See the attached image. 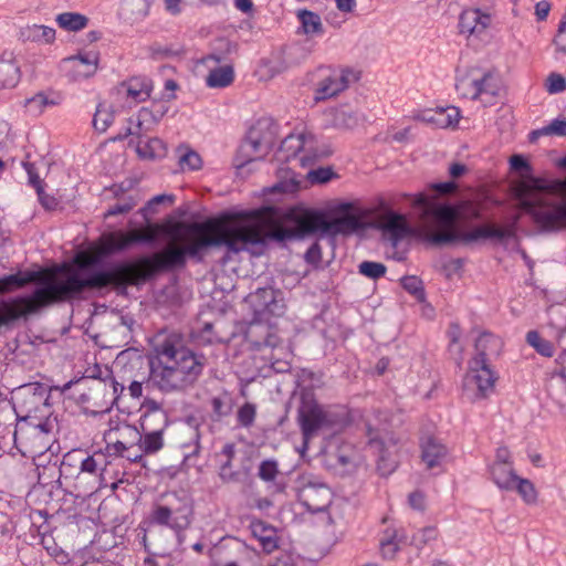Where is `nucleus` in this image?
Instances as JSON below:
<instances>
[{
	"label": "nucleus",
	"mask_w": 566,
	"mask_h": 566,
	"mask_svg": "<svg viewBox=\"0 0 566 566\" xmlns=\"http://www.w3.org/2000/svg\"><path fill=\"white\" fill-rule=\"evenodd\" d=\"M232 231L223 221L207 219L201 222H179L167 234L168 244L160 252L142 256L134 262H119L108 270L93 271L99 258L96 254L80 252L71 265H63L61 277L42 280L31 295L0 301V327L25 318L43 307L80 300L87 292H102L108 287L125 291L129 285H138L156 273L184 269L188 259L199 263L210 248L229 247L238 250V241L229 240ZM31 276L10 274L0 277V295L25 286Z\"/></svg>",
	"instance_id": "f257e3e1"
},
{
	"label": "nucleus",
	"mask_w": 566,
	"mask_h": 566,
	"mask_svg": "<svg viewBox=\"0 0 566 566\" xmlns=\"http://www.w3.org/2000/svg\"><path fill=\"white\" fill-rule=\"evenodd\" d=\"M402 197L411 200L417 224L411 228L403 214L387 212L382 217L381 227L395 242L407 235H416L437 247L455 242L472 243L479 240H494L502 243L515 235L513 227L503 228L493 223L463 232L458 227L462 214L461 210L442 201L437 195L419 192L417 195L403 193Z\"/></svg>",
	"instance_id": "f03ea898"
},
{
	"label": "nucleus",
	"mask_w": 566,
	"mask_h": 566,
	"mask_svg": "<svg viewBox=\"0 0 566 566\" xmlns=\"http://www.w3.org/2000/svg\"><path fill=\"white\" fill-rule=\"evenodd\" d=\"M354 208L352 202L339 203L335 208L338 216L332 220H327L321 211L305 210L292 216L294 227L275 226L270 230L265 227L266 214L261 210L229 213L211 220H221L232 229L227 235L229 240L238 241V250L226 248L229 252L239 253L249 245L264 243L266 239L283 241L317 232L327 235L350 234L364 227L361 216L353 213Z\"/></svg>",
	"instance_id": "7ed1b4c3"
},
{
	"label": "nucleus",
	"mask_w": 566,
	"mask_h": 566,
	"mask_svg": "<svg viewBox=\"0 0 566 566\" xmlns=\"http://www.w3.org/2000/svg\"><path fill=\"white\" fill-rule=\"evenodd\" d=\"M151 380L163 392H182L193 387L202 374L205 357L186 347L177 335H169L154 347Z\"/></svg>",
	"instance_id": "20e7f679"
},
{
	"label": "nucleus",
	"mask_w": 566,
	"mask_h": 566,
	"mask_svg": "<svg viewBox=\"0 0 566 566\" xmlns=\"http://www.w3.org/2000/svg\"><path fill=\"white\" fill-rule=\"evenodd\" d=\"M296 420L303 437V449L306 450L310 441L319 432L336 433L343 430L348 423V413L342 408L322 406L312 390L303 389Z\"/></svg>",
	"instance_id": "39448f33"
},
{
	"label": "nucleus",
	"mask_w": 566,
	"mask_h": 566,
	"mask_svg": "<svg viewBox=\"0 0 566 566\" xmlns=\"http://www.w3.org/2000/svg\"><path fill=\"white\" fill-rule=\"evenodd\" d=\"M455 90L460 97L479 101L484 106L494 105L501 91L495 73L470 67L457 76Z\"/></svg>",
	"instance_id": "423d86ee"
},
{
	"label": "nucleus",
	"mask_w": 566,
	"mask_h": 566,
	"mask_svg": "<svg viewBox=\"0 0 566 566\" xmlns=\"http://www.w3.org/2000/svg\"><path fill=\"white\" fill-rule=\"evenodd\" d=\"M311 76L315 102L335 97L358 81L357 73L348 67L319 66Z\"/></svg>",
	"instance_id": "0eeeda50"
},
{
	"label": "nucleus",
	"mask_w": 566,
	"mask_h": 566,
	"mask_svg": "<svg viewBox=\"0 0 566 566\" xmlns=\"http://www.w3.org/2000/svg\"><path fill=\"white\" fill-rule=\"evenodd\" d=\"M522 207L543 230L558 231L566 229V200H524Z\"/></svg>",
	"instance_id": "6e6552de"
},
{
	"label": "nucleus",
	"mask_w": 566,
	"mask_h": 566,
	"mask_svg": "<svg viewBox=\"0 0 566 566\" xmlns=\"http://www.w3.org/2000/svg\"><path fill=\"white\" fill-rule=\"evenodd\" d=\"M165 504L154 506L149 523L171 528L179 538L180 533L190 524V509L186 503H181L175 493L165 495Z\"/></svg>",
	"instance_id": "1a4fd4ad"
},
{
	"label": "nucleus",
	"mask_w": 566,
	"mask_h": 566,
	"mask_svg": "<svg viewBox=\"0 0 566 566\" xmlns=\"http://www.w3.org/2000/svg\"><path fill=\"white\" fill-rule=\"evenodd\" d=\"M274 144V134L268 126L258 123L252 126L243 143L241 144L237 157V168H243L245 165L262 159Z\"/></svg>",
	"instance_id": "9d476101"
},
{
	"label": "nucleus",
	"mask_w": 566,
	"mask_h": 566,
	"mask_svg": "<svg viewBox=\"0 0 566 566\" xmlns=\"http://www.w3.org/2000/svg\"><path fill=\"white\" fill-rule=\"evenodd\" d=\"M497 377L483 359L470 360L463 378V390L471 400L483 399L494 390Z\"/></svg>",
	"instance_id": "9b49d317"
},
{
	"label": "nucleus",
	"mask_w": 566,
	"mask_h": 566,
	"mask_svg": "<svg viewBox=\"0 0 566 566\" xmlns=\"http://www.w3.org/2000/svg\"><path fill=\"white\" fill-rule=\"evenodd\" d=\"M159 233L158 224L148 223L144 230H133L128 233L109 232L103 234L98 242V253L109 255L126 250L135 243H151Z\"/></svg>",
	"instance_id": "f8f14e48"
},
{
	"label": "nucleus",
	"mask_w": 566,
	"mask_h": 566,
	"mask_svg": "<svg viewBox=\"0 0 566 566\" xmlns=\"http://www.w3.org/2000/svg\"><path fill=\"white\" fill-rule=\"evenodd\" d=\"M297 497L311 512H324L332 503V490L317 478L304 474L297 480Z\"/></svg>",
	"instance_id": "ddd939ff"
},
{
	"label": "nucleus",
	"mask_w": 566,
	"mask_h": 566,
	"mask_svg": "<svg viewBox=\"0 0 566 566\" xmlns=\"http://www.w3.org/2000/svg\"><path fill=\"white\" fill-rule=\"evenodd\" d=\"M253 317L261 321H270L271 317H280L285 312L283 293L273 287H259L247 297Z\"/></svg>",
	"instance_id": "4468645a"
},
{
	"label": "nucleus",
	"mask_w": 566,
	"mask_h": 566,
	"mask_svg": "<svg viewBox=\"0 0 566 566\" xmlns=\"http://www.w3.org/2000/svg\"><path fill=\"white\" fill-rule=\"evenodd\" d=\"M281 150L287 153V160L297 159L303 167L326 155L318 149L316 137L306 132L286 136L281 143Z\"/></svg>",
	"instance_id": "2eb2a0df"
},
{
	"label": "nucleus",
	"mask_w": 566,
	"mask_h": 566,
	"mask_svg": "<svg viewBox=\"0 0 566 566\" xmlns=\"http://www.w3.org/2000/svg\"><path fill=\"white\" fill-rule=\"evenodd\" d=\"M245 338L255 350L284 352L283 339L277 335V329L269 323L253 317L249 324Z\"/></svg>",
	"instance_id": "dca6fc26"
},
{
	"label": "nucleus",
	"mask_w": 566,
	"mask_h": 566,
	"mask_svg": "<svg viewBox=\"0 0 566 566\" xmlns=\"http://www.w3.org/2000/svg\"><path fill=\"white\" fill-rule=\"evenodd\" d=\"M99 55L97 52L90 51L69 56L63 60L67 71V76L72 81H82L93 76L98 67Z\"/></svg>",
	"instance_id": "f3484780"
},
{
	"label": "nucleus",
	"mask_w": 566,
	"mask_h": 566,
	"mask_svg": "<svg viewBox=\"0 0 566 566\" xmlns=\"http://www.w3.org/2000/svg\"><path fill=\"white\" fill-rule=\"evenodd\" d=\"M143 413L139 419V429L167 432L169 418L163 406L151 398H146L142 405Z\"/></svg>",
	"instance_id": "a211bd4d"
},
{
	"label": "nucleus",
	"mask_w": 566,
	"mask_h": 566,
	"mask_svg": "<svg viewBox=\"0 0 566 566\" xmlns=\"http://www.w3.org/2000/svg\"><path fill=\"white\" fill-rule=\"evenodd\" d=\"M135 184L136 181L129 179L113 187L118 201L105 212V218L127 213L137 206L139 197L138 191L134 190Z\"/></svg>",
	"instance_id": "6ab92c4d"
},
{
	"label": "nucleus",
	"mask_w": 566,
	"mask_h": 566,
	"mask_svg": "<svg viewBox=\"0 0 566 566\" xmlns=\"http://www.w3.org/2000/svg\"><path fill=\"white\" fill-rule=\"evenodd\" d=\"M21 80V70L13 51L4 50L0 55V88H12Z\"/></svg>",
	"instance_id": "aec40b11"
},
{
	"label": "nucleus",
	"mask_w": 566,
	"mask_h": 566,
	"mask_svg": "<svg viewBox=\"0 0 566 566\" xmlns=\"http://www.w3.org/2000/svg\"><path fill=\"white\" fill-rule=\"evenodd\" d=\"M491 23V17L482 12L480 9L470 8L460 14L459 30L463 34H480Z\"/></svg>",
	"instance_id": "412c9836"
},
{
	"label": "nucleus",
	"mask_w": 566,
	"mask_h": 566,
	"mask_svg": "<svg viewBox=\"0 0 566 566\" xmlns=\"http://www.w3.org/2000/svg\"><path fill=\"white\" fill-rule=\"evenodd\" d=\"M311 49L302 43H294L283 51L282 61H273L271 66L272 74H279L290 67L300 65L311 55Z\"/></svg>",
	"instance_id": "4be33fe9"
},
{
	"label": "nucleus",
	"mask_w": 566,
	"mask_h": 566,
	"mask_svg": "<svg viewBox=\"0 0 566 566\" xmlns=\"http://www.w3.org/2000/svg\"><path fill=\"white\" fill-rule=\"evenodd\" d=\"M63 102V96L60 92L48 90L35 93L30 98L24 101V107L28 113L34 116L41 115L48 107H54Z\"/></svg>",
	"instance_id": "5701e85b"
},
{
	"label": "nucleus",
	"mask_w": 566,
	"mask_h": 566,
	"mask_svg": "<svg viewBox=\"0 0 566 566\" xmlns=\"http://www.w3.org/2000/svg\"><path fill=\"white\" fill-rule=\"evenodd\" d=\"M46 389L39 382L27 384L19 388L15 399L21 407L27 408L28 412L38 410L39 406L45 400Z\"/></svg>",
	"instance_id": "b1692460"
},
{
	"label": "nucleus",
	"mask_w": 566,
	"mask_h": 566,
	"mask_svg": "<svg viewBox=\"0 0 566 566\" xmlns=\"http://www.w3.org/2000/svg\"><path fill=\"white\" fill-rule=\"evenodd\" d=\"M250 530L256 538L264 553L271 554L279 547V536L276 528L261 520L252 521Z\"/></svg>",
	"instance_id": "393cba45"
},
{
	"label": "nucleus",
	"mask_w": 566,
	"mask_h": 566,
	"mask_svg": "<svg viewBox=\"0 0 566 566\" xmlns=\"http://www.w3.org/2000/svg\"><path fill=\"white\" fill-rule=\"evenodd\" d=\"M167 108L158 105L155 108L142 107L137 114V122L134 129H129V135L140 136L151 130L164 117Z\"/></svg>",
	"instance_id": "a878e982"
},
{
	"label": "nucleus",
	"mask_w": 566,
	"mask_h": 566,
	"mask_svg": "<svg viewBox=\"0 0 566 566\" xmlns=\"http://www.w3.org/2000/svg\"><path fill=\"white\" fill-rule=\"evenodd\" d=\"M154 0H122L118 15L127 23H136L144 20L148 13L150 3Z\"/></svg>",
	"instance_id": "bb28decb"
},
{
	"label": "nucleus",
	"mask_w": 566,
	"mask_h": 566,
	"mask_svg": "<svg viewBox=\"0 0 566 566\" xmlns=\"http://www.w3.org/2000/svg\"><path fill=\"white\" fill-rule=\"evenodd\" d=\"M120 88L125 90L127 97L134 103H140L150 97L153 84L146 76H133L123 82Z\"/></svg>",
	"instance_id": "cd10ccee"
},
{
	"label": "nucleus",
	"mask_w": 566,
	"mask_h": 566,
	"mask_svg": "<svg viewBox=\"0 0 566 566\" xmlns=\"http://www.w3.org/2000/svg\"><path fill=\"white\" fill-rule=\"evenodd\" d=\"M19 40L39 44H52L55 41V30L48 25L28 24L20 28Z\"/></svg>",
	"instance_id": "c85d7f7f"
},
{
	"label": "nucleus",
	"mask_w": 566,
	"mask_h": 566,
	"mask_svg": "<svg viewBox=\"0 0 566 566\" xmlns=\"http://www.w3.org/2000/svg\"><path fill=\"white\" fill-rule=\"evenodd\" d=\"M502 340L491 334L482 333L475 342V356L471 360H479L480 358L489 364V359L492 356H497L502 349Z\"/></svg>",
	"instance_id": "c756f323"
},
{
	"label": "nucleus",
	"mask_w": 566,
	"mask_h": 566,
	"mask_svg": "<svg viewBox=\"0 0 566 566\" xmlns=\"http://www.w3.org/2000/svg\"><path fill=\"white\" fill-rule=\"evenodd\" d=\"M447 453V447L433 437H428L421 442V458L428 469L440 465Z\"/></svg>",
	"instance_id": "7c9ffc66"
},
{
	"label": "nucleus",
	"mask_w": 566,
	"mask_h": 566,
	"mask_svg": "<svg viewBox=\"0 0 566 566\" xmlns=\"http://www.w3.org/2000/svg\"><path fill=\"white\" fill-rule=\"evenodd\" d=\"M111 463V460L106 459V453L101 450L95 451L93 454L83 457V460L80 461V471L78 473H87L94 478L95 482L99 484V478L103 474V471Z\"/></svg>",
	"instance_id": "2f4dec72"
},
{
	"label": "nucleus",
	"mask_w": 566,
	"mask_h": 566,
	"mask_svg": "<svg viewBox=\"0 0 566 566\" xmlns=\"http://www.w3.org/2000/svg\"><path fill=\"white\" fill-rule=\"evenodd\" d=\"M166 433L164 431L138 429V449L146 455L158 453L165 447Z\"/></svg>",
	"instance_id": "473e14b6"
},
{
	"label": "nucleus",
	"mask_w": 566,
	"mask_h": 566,
	"mask_svg": "<svg viewBox=\"0 0 566 566\" xmlns=\"http://www.w3.org/2000/svg\"><path fill=\"white\" fill-rule=\"evenodd\" d=\"M296 18L301 23L297 31L298 34H305L311 38L323 35L324 25L317 13L306 9H298L296 11Z\"/></svg>",
	"instance_id": "72a5a7b5"
},
{
	"label": "nucleus",
	"mask_w": 566,
	"mask_h": 566,
	"mask_svg": "<svg viewBox=\"0 0 566 566\" xmlns=\"http://www.w3.org/2000/svg\"><path fill=\"white\" fill-rule=\"evenodd\" d=\"M490 474L492 481L501 490L513 491L516 475L513 464L492 463L490 467Z\"/></svg>",
	"instance_id": "f704fd0d"
},
{
	"label": "nucleus",
	"mask_w": 566,
	"mask_h": 566,
	"mask_svg": "<svg viewBox=\"0 0 566 566\" xmlns=\"http://www.w3.org/2000/svg\"><path fill=\"white\" fill-rule=\"evenodd\" d=\"M137 138L136 151L140 158L157 159L165 157L167 149L161 139L154 137L144 140L143 135L137 136Z\"/></svg>",
	"instance_id": "c9c22d12"
},
{
	"label": "nucleus",
	"mask_w": 566,
	"mask_h": 566,
	"mask_svg": "<svg viewBox=\"0 0 566 566\" xmlns=\"http://www.w3.org/2000/svg\"><path fill=\"white\" fill-rule=\"evenodd\" d=\"M83 380L85 382H91L88 386V394H83L81 396L83 401H90L92 398H95L101 394L105 396L108 387H112L113 395L117 394V391L122 392L124 390V386L118 384L113 377H109L108 380L86 377Z\"/></svg>",
	"instance_id": "e433bc0d"
},
{
	"label": "nucleus",
	"mask_w": 566,
	"mask_h": 566,
	"mask_svg": "<svg viewBox=\"0 0 566 566\" xmlns=\"http://www.w3.org/2000/svg\"><path fill=\"white\" fill-rule=\"evenodd\" d=\"M406 538L397 528H387L379 539L380 553L384 558L392 559L399 549V544Z\"/></svg>",
	"instance_id": "4c0bfd02"
},
{
	"label": "nucleus",
	"mask_w": 566,
	"mask_h": 566,
	"mask_svg": "<svg viewBox=\"0 0 566 566\" xmlns=\"http://www.w3.org/2000/svg\"><path fill=\"white\" fill-rule=\"evenodd\" d=\"M234 71L231 65H224L211 70L206 77V84L212 88H222L232 84Z\"/></svg>",
	"instance_id": "58836bf2"
},
{
	"label": "nucleus",
	"mask_w": 566,
	"mask_h": 566,
	"mask_svg": "<svg viewBox=\"0 0 566 566\" xmlns=\"http://www.w3.org/2000/svg\"><path fill=\"white\" fill-rule=\"evenodd\" d=\"M56 23L66 31L77 32L86 28L88 18L77 12H63L57 14Z\"/></svg>",
	"instance_id": "ea45409f"
},
{
	"label": "nucleus",
	"mask_w": 566,
	"mask_h": 566,
	"mask_svg": "<svg viewBox=\"0 0 566 566\" xmlns=\"http://www.w3.org/2000/svg\"><path fill=\"white\" fill-rule=\"evenodd\" d=\"M331 460L335 468H339L342 473H348L356 467L355 452L349 447H342L335 453L331 454Z\"/></svg>",
	"instance_id": "a19ab883"
},
{
	"label": "nucleus",
	"mask_w": 566,
	"mask_h": 566,
	"mask_svg": "<svg viewBox=\"0 0 566 566\" xmlns=\"http://www.w3.org/2000/svg\"><path fill=\"white\" fill-rule=\"evenodd\" d=\"M104 439L106 441V447L102 451L106 453L107 460H109V458L124 457L125 451L133 449L128 440L116 439L113 430H109L105 434Z\"/></svg>",
	"instance_id": "79ce46f5"
},
{
	"label": "nucleus",
	"mask_w": 566,
	"mask_h": 566,
	"mask_svg": "<svg viewBox=\"0 0 566 566\" xmlns=\"http://www.w3.org/2000/svg\"><path fill=\"white\" fill-rule=\"evenodd\" d=\"M177 151L179 153L178 164L181 170H198L201 168L202 159L197 151L188 146H180Z\"/></svg>",
	"instance_id": "37998d69"
},
{
	"label": "nucleus",
	"mask_w": 566,
	"mask_h": 566,
	"mask_svg": "<svg viewBox=\"0 0 566 566\" xmlns=\"http://www.w3.org/2000/svg\"><path fill=\"white\" fill-rule=\"evenodd\" d=\"M210 403L214 421H220L231 412V398L227 394L213 397Z\"/></svg>",
	"instance_id": "c03bdc74"
},
{
	"label": "nucleus",
	"mask_w": 566,
	"mask_h": 566,
	"mask_svg": "<svg viewBox=\"0 0 566 566\" xmlns=\"http://www.w3.org/2000/svg\"><path fill=\"white\" fill-rule=\"evenodd\" d=\"M114 120V113L103 104H99L93 117V126L99 132L104 133Z\"/></svg>",
	"instance_id": "a18cd8bd"
},
{
	"label": "nucleus",
	"mask_w": 566,
	"mask_h": 566,
	"mask_svg": "<svg viewBox=\"0 0 566 566\" xmlns=\"http://www.w3.org/2000/svg\"><path fill=\"white\" fill-rule=\"evenodd\" d=\"M514 490L521 495L526 504H534L537 500V492L528 479L517 476L514 482Z\"/></svg>",
	"instance_id": "49530a36"
},
{
	"label": "nucleus",
	"mask_w": 566,
	"mask_h": 566,
	"mask_svg": "<svg viewBox=\"0 0 566 566\" xmlns=\"http://www.w3.org/2000/svg\"><path fill=\"white\" fill-rule=\"evenodd\" d=\"M526 342L545 357H552L554 355L552 343L542 338L536 331H530L526 334Z\"/></svg>",
	"instance_id": "de8ad7c7"
},
{
	"label": "nucleus",
	"mask_w": 566,
	"mask_h": 566,
	"mask_svg": "<svg viewBox=\"0 0 566 566\" xmlns=\"http://www.w3.org/2000/svg\"><path fill=\"white\" fill-rule=\"evenodd\" d=\"M401 286L413 295L418 301L426 298L422 281L416 275H408L401 279Z\"/></svg>",
	"instance_id": "09e8293b"
},
{
	"label": "nucleus",
	"mask_w": 566,
	"mask_h": 566,
	"mask_svg": "<svg viewBox=\"0 0 566 566\" xmlns=\"http://www.w3.org/2000/svg\"><path fill=\"white\" fill-rule=\"evenodd\" d=\"M238 50V44L234 42H231L227 39H219L217 41V46L214 53L210 54L208 59L213 60L214 62L220 63L221 61H224L228 55H231L235 53Z\"/></svg>",
	"instance_id": "8fccbe9b"
},
{
	"label": "nucleus",
	"mask_w": 566,
	"mask_h": 566,
	"mask_svg": "<svg viewBox=\"0 0 566 566\" xmlns=\"http://www.w3.org/2000/svg\"><path fill=\"white\" fill-rule=\"evenodd\" d=\"M441 119H438V127L448 128L458 125L460 119V109L455 106L438 108Z\"/></svg>",
	"instance_id": "3c124183"
},
{
	"label": "nucleus",
	"mask_w": 566,
	"mask_h": 566,
	"mask_svg": "<svg viewBox=\"0 0 566 566\" xmlns=\"http://www.w3.org/2000/svg\"><path fill=\"white\" fill-rule=\"evenodd\" d=\"M358 271L366 277L377 280L386 274L387 268L380 262L363 261L358 265Z\"/></svg>",
	"instance_id": "603ef678"
},
{
	"label": "nucleus",
	"mask_w": 566,
	"mask_h": 566,
	"mask_svg": "<svg viewBox=\"0 0 566 566\" xmlns=\"http://www.w3.org/2000/svg\"><path fill=\"white\" fill-rule=\"evenodd\" d=\"M114 437L120 440H128L132 448H135L138 443V429L130 424L124 423L112 429Z\"/></svg>",
	"instance_id": "864d4df0"
},
{
	"label": "nucleus",
	"mask_w": 566,
	"mask_h": 566,
	"mask_svg": "<svg viewBox=\"0 0 566 566\" xmlns=\"http://www.w3.org/2000/svg\"><path fill=\"white\" fill-rule=\"evenodd\" d=\"M256 417V407L253 403L245 402L238 410L237 419L240 426L249 428L254 423Z\"/></svg>",
	"instance_id": "5fc2aeb1"
},
{
	"label": "nucleus",
	"mask_w": 566,
	"mask_h": 566,
	"mask_svg": "<svg viewBox=\"0 0 566 566\" xmlns=\"http://www.w3.org/2000/svg\"><path fill=\"white\" fill-rule=\"evenodd\" d=\"M438 536V530L436 526H426L421 530H419L411 539V543L418 547L421 548L426 544H428L431 541H434Z\"/></svg>",
	"instance_id": "6e6d98bb"
},
{
	"label": "nucleus",
	"mask_w": 566,
	"mask_h": 566,
	"mask_svg": "<svg viewBox=\"0 0 566 566\" xmlns=\"http://www.w3.org/2000/svg\"><path fill=\"white\" fill-rule=\"evenodd\" d=\"M279 474L277 462L275 460H264L259 465L258 476L264 482H272Z\"/></svg>",
	"instance_id": "4d7b16f0"
},
{
	"label": "nucleus",
	"mask_w": 566,
	"mask_h": 566,
	"mask_svg": "<svg viewBox=\"0 0 566 566\" xmlns=\"http://www.w3.org/2000/svg\"><path fill=\"white\" fill-rule=\"evenodd\" d=\"M334 124L336 127H355L358 124L357 115L348 109H338L334 116Z\"/></svg>",
	"instance_id": "13d9d810"
},
{
	"label": "nucleus",
	"mask_w": 566,
	"mask_h": 566,
	"mask_svg": "<svg viewBox=\"0 0 566 566\" xmlns=\"http://www.w3.org/2000/svg\"><path fill=\"white\" fill-rule=\"evenodd\" d=\"M287 355H289V353H287V349L285 348V350L283 353L279 352V355H275L274 352L271 350V354L270 355H264V357L270 360L271 367L276 373H286V371L290 370L291 365L282 356H287Z\"/></svg>",
	"instance_id": "bf43d9fd"
},
{
	"label": "nucleus",
	"mask_w": 566,
	"mask_h": 566,
	"mask_svg": "<svg viewBox=\"0 0 566 566\" xmlns=\"http://www.w3.org/2000/svg\"><path fill=\"white\" fill-rule=\"evenodd\" d=\"M546 91L549 94H557L566 90V80L558 73H551L545 82Z\"/></svg>",
	"instance_id": "052dcab7"
},
{
	"label": "nucleus",
	"mask_w": 566,
	"mask_h": 566,
	"mask_svg": "<svg viewBox=\"0 0 566 566\" xmlns=\"http://www.w3.org/2000/svg\"><path fill=\"white\" fill-rule=\"evenodd\" d=\"M175 200V197L172 195H157L154 198H151L146 207H144L140 211L144 214L145 218H147L148 214L156 213V206L161 203H168L171 205Z\"/></svg>",
	"instance_id": "680f3d73"
},
{
	"label": "nucleus",
	"mask_w": 566,
	"mask_h": 566,
	"mask_svg": "<svg viewBox=\"0 0 566 566\" xmlns=\"http://www.w3.org/2000/svg\"><path fill=\"white\" fill-rule=\"evenodd\" d=\"M219 476L226 483L238 481L239 474L233 470L232 461L221 460Z\"/></svg>",
	"instance_id": "e2e57ef3"
},
{
	"label": "nucleus",
	"mask_w": 566,
	"mask_h": 566,
	"mask_svg": "<svg viewBox=\"0 0 566 566\" xmlns=\"http://www.w3.org/2000/svg\"><path fill=\"white\" fill-rule=\"evenodd\" d=\"M84 452L82 450H72L67 452L62 461L61 470L66 471L67 468H80V461L83 460Z\"/></svg>",
	"instance_id": "0e129e2a"
},
{
	"label": "nucleus",
	"mask_w": 566,
	"mask_h": 566,
	"mask_svg": "<svg viewBox=\"0 0 566 566\" xmlns=\"http://www.w3.org/2000/svg\"><path fill=\"white\" fill-rule=\"evenodd\" d=\"M545 135L566 136V120L556 118L541 129Z\"/></svg>",
	"instance_id": "69168bd1"
},
{
	"label": "nucleus",
	"mask_w": 566,
	"mask_h": 566,
	"mask_svg": "<svg viewBox=\"0 0 566 566\" xmlns=\"http://www.w3.org/2000/svg\"><path fill=\"white\" fill-rule=\"evenodd\" d=\"M448 336L450 338V350L457 349L458 353L461 355L462 348L459 345V339L461 337V329L457 323L450 324L449 331H448Z\"/></svg>",
	"instance_id": "338daca9"
},
{
	"label": "nucleus",
	"mask_w": 566,
	"mask_h": 566,
	"mask_svg": "<svg viewBox=\"0 0 566 566\" xmlns=\"http://www.w3.org/2000/svg\"><path fill=\"white\" fill-rule=\"evenodd\" d=\"M334 172L331 168H318L310 172L313 182L324 184L332 179Z\"/></svg>",
	"instance_id": "774afa93"
}]
</instances>
